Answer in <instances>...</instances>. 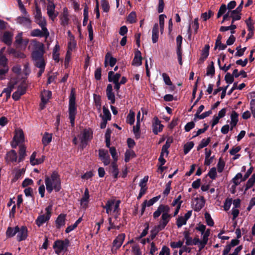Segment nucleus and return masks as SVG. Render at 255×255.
Listing matches in <instances>:
<instances>
[{"label": "nucleus", "mask_w": 255, "mask_h": 255, "mask_svg": "<svg viewBox=\"0 0 255 255\" xmlns=\"http://www.w3.org/2000/svg\"><path fill=\"white\" fill-rule=\"evenodd\" d=\"M34 17L36 22L41 27L45 36L49 35V32L46 28V20L44 17L42 16L40 8L36 4Z\"/></svg>", "instance_id": "nucleus-6"}, {"label": "nucleus", "mask_w": 255, "mask_h": 255, "mask_svg": "<svg viewBox=\"0 0 255 255\" xmlns=\"http://www.w3.org/2000/svg\"><path fill=\"white\" fill-rule=\"evenodd\" d=\"M60 49V47L59 45L57 43L54 47L52 51V57L53 60L56 62H58L59 61V50Z\"/></svg>", "instance_id": "nucleus-37"}, {"label": "nucleus", "mask_w": 255, "mask_h": 255, "mask_svg": "<svg viewBox=\"0 0 255 255\" xmlns=\"http://www.w3.org/2000/svg\"><path fill=\"white\" fill-rule=\"evenodd\" d=\"M171 142H172V140L171 139H167V140L166 141L165 144L164 145H163L162 147L161 152L160 153V155H162L164 156V154H165V155L166 156L168 155V153H169L168 149L170 147V144Z\"/></svg>", "instance_id": "nucleus-41"}, {"label": "nucleus", "mask_w": 255, "mask_h": 255, "mask_svg": "<svg viewBox=\"0 0 255 255\" xmlns=\"http://www.w3.org/2000/svg\"><path fill=\"white\" fill-rule=\"evenodd\" d=\"M210 46L207 44L205 46L204 49L202 51L201 58L203 60H205L208 56L209 53Z\"/></svg>", "instance_id": "nucleus-48"}, {"label": "nucleus", "mask_w": 255, "mask_h": 255, "mask_svg": "<svg viewBox=\"0 0 255 255\" xmlns=\"http://www.w3.org/2000/svg\"><path fill=\"white\" fill-rule=\"evenodd\" d=\"M199 24L198 23V18H195L191 25H190L188 27V33L189 34V36H191L192 29L193 30L194 33H196L199 28Z\"/></svg>", "instance_id": "nucleus-35"}, {"label": "nucleus", "mask_w": 255, "mask_h": 255, "mask_svg": "<svg viewBox=\"0 0 255 255\" xmlns=\"http://www.w3.org/2000/svg\"><path fill=\"white\" fill-rule=\"evenodd\" d=\"M18 231L17 232L16 239L18 242L25 240L28 236L27 229L25 226H18Z\"/></svg>", "instance_id": "nucleus-15"}, {"label": "nucleus", "mask_w": 255, "mask_h": 255, "mask_svg": "<svg viewBox=\"0 0 255 255\" xmlns=\"http://www.w3.org/2000/svg\"><path fill=\"white\" fill-rule=\"evenodd\" d=\"M76 95L74 89H72L69 97L68 115L70 123L72 127L75 125V116L77 114V107L76 106Z\"/></svg>", "instance_id": "nucleus-5"}, {"label": "nucleus", "mask_w": 255, "mask_h": 255, "mask_svg": "<svg viewBox=\"0 0 255 255\" xmlns=\"http://www.w3.org/2000/svg\"><path fill=\"white\" fill-rule=\"evenodd\" d=\"M121 77L120 73L115 74L114 71H110L108 73V80L110 82H119V79Z\"/></svg>", "instance_id": "nucleus-32"}, {"label": "nucleus", "mask_w": 255, "mask_h": 255, "mask_svg": "<svg viewBox=\"0 0 255 255\" xmlns=\"http://www.w3.org/2000/svg\"><path fill=\"white\" fill-rule=\"evenodd\" d=\"M112 91V85L111 84H108L106 89L107 96L108 100L111 101V103L112 104H114L115 102V96Z\"/></svg>", "instance_id": "nucleus-26"}, {"label": "nucleus", "mask_w": 255, "mask_h": 255, "mask_svg": "<svg viewBox=\"0 0 255 255\" xmlns=\"http://www.w3.org/2000/svg\"><path fill=\"white\" fill-rule=\"evenodd\" d=\"M210 235V229H208L202 235V239L200 244V250H202L207 245L208 241V237Z\"/></svg>", "instance_id": "nucleus-27"}, {"label": "nucleus", "mask_w": 255, "mask_h": 255, "mask_svg": "<svg viewBox=\"0 0 255 255\" xmlns=\"http://www.w3.org/2000/svg\"><path fill=\"white\" fill-rule=\"evenodd\" d=\"M45 183L47 192L51 193L54 190L56 192L61 189V182L59 177L56 172H53L50 177H46Z\"/></svg>", "instance_id": "nucleus-3"}, {"label": "nucleus", "mask_w": 255, "mask_h": 255, "mask_svg": "<svg viewBox=\"0 0 255 255\" xmlns=\"http://www.w3.org/2000/svg\"><path fill=\"white\" fill-rule=\"evenodd\" d=\"M215 74V67L214 62L212 61L210 65L207 68L206 75L208 76H213Z\"/></svg>", "instance_id": "nucleus-52"}, {"label": "nucleus", "mask_w": 255, "mask_h": 255, "mask_svg": "<svg viewBox=\"0 0 255 255\" xmlns=\"http://www.w3.org/2000/svg\"><path fill=\"white\" fill-rule=\"evenodd\" d=\"M117 62L116 58L113 57L109 52L107 53L105 58V66L107 67L109 64L111 67H113Z\"/></svg>", "instance_id": "nucleus-25"}, {"label": "nucleus", "mask_w": 255, "mask_h": 255, "mask_svg": "<svg viewBox=\"0 0 255 255\" xmlns=\"http://www.w3.org/2000/svg\"><path fill=\"white\" fill-rule=\"evenodd\" d=\"M194 143L193 141H190L186 143L184 146V152L185 154H187L190 150L193 147Z\"/></svg>", "instance_id": "nucleus-54"}, {"label": "nucleus", "mask_w": 255, "mask_h": 255, "mask_svg": "<svg viewBox=\"0 0 255 255\" xmlns=\"http://www.w3.org/2000/svg\"><path fill=\"white\" fill-rule=\"evenodd\" d=\"M135 113L131 110L129 112L127 118V123L130 125H133L134 122Z\"/></svg>", "instance_id": "nucleus-46"}, {"label": "nucleus", "mask_w": 255, "mask_h": 255, "mask_svg": "<svg viewBox=\"0 0 255 255\" xmlns=\"http://www.w3.org/2000/svg\"><path fill=\"white\" fill-rule=\"evenodd\" d=\"M2 68L0 69V78L1 79H4L5 75L8 72L9 68L7 65H0Z\"/></svg>", "instance_id": "nucleus-49"}, {"label": "nucleus", "mask_w": 255, "mask_h": 255, "mask_svg": "<svg viewBox=\"0 0 255 255\" xmlns=\"http://www.w3.org/2000/svg\"><path fill=\"white\" fill-rule=\"evenodd\" d=\"M170 207L166 205L160 204L157 210L153 213L154 219L158 218L161 214V219L159 224L155 227V230L158 232L163 230L170 221L171 215L169 214Z\"/></svg>", "instance_id": "nucleus-2"}, {"label": "nucleus", "mask_w": 255, "mask_h": 255, "mask_svg": "<svg viewBox=\"0 0 255 255\" xmlns=\"http://www.w3.org/2000/svg\"><path fill=\"white\" fill-rule=\"evenodd\" d=\"M61 24L63 26L67 25L69 22V12L66 7L63 8V12L60 16Z\"/></svg>", "instance_id": "nucleus-23"}, {"label": "nucleus", "mask_w": 255, "mask_h": 255, "mask_svg": "<svg viewBox=\"0 0 255 255\" xmlns=\"http://www.w3.org/2000/svg\"><path fill=\"white\" fill-rule=\"evenodd\" d=\"M5 47H3L0 50V65H7L8 60L4 55Z\"/></svg>", "instance_id": "nucleus-43"}, {"label": "nucleus", "mask_w": 255, "mask_h": 255, "mask_svg": "<svg viewBox=\"0 0 255 255\" xmlns=\"http://www.w3.org/2000/svg\"><path fill=\"white\" fill-rule=\"evenodd\" d=\"M230 17L232 18V23H233L235 21L240 20L241 18L240 8L231 11Z\"/></svg>", "instance_id": "nucleus-34"}, {"label": "nucleus", "mask_w": 255, "mask_h": 255, "mask_svg": "<svg viewBox=\"0 0 255 255\" xmlns=\"http://www.w3.org/2000/svg\"><path fill=\"white\" fill-rule=\"evenodd\" d=\"M26 91V85L24 83L21 84L17 88L16 91L14 92L12 94V98L15 100H18L20 96L23 95Z\"/></svg>", "instance_id": "nucleus-18"}, {"label": "nucleus", "mask_w": 255, "mask_h": 255, "mask_svg": "<svg viewBox=\"0 0 255 255\" xmlns=\"http://www.w3.org/2000/svg\"><path fill=\"white\" fill-rule=\"evenodd\" d=\"M12 37L13 34L11 32H0V40L8 46L11 44Z\"/></svg>", "instance_id": "nucleus-14"}, {"label": "nucleus", "mask_w": 255, "mask_h": 255, "mask_svg": "<svg viewBox=\"0 0 255 255\" xmlns=\"http://www.w3.org/2000/svg\"><path fill=\"white\" fill-rule=\"evenodd\" d=\"M142 57L141 56V52L139 50H137L134 55V57L133 59L132 64L135 66H139L141 65Z\"/></svg>", "instance_id": "nucleus-31"}, {"label": "nucleus", "mask_w": 255, "mask_h": 255, "mask_svg": "<svg viewBox=\"0 0 255 255\" xmlns=\"http://www.w3.org/2000/svg\"><path fill=\"white\" fill-rule=\"evenodd\" d=\"M221 39V36L220 35H218L216 40L215 49L218 48L219 50H222L225 49L226 48V45L222 43Z\"/></svg>", "instance_id": "nucleus-42"}, {"label": "nucleus", "mask_w": 255, "mask_h": 255, "mask_svg": "<svg viewBox=\"0 0 255 255\" xmlns=\"http://www.w3.org/2000/svg\"><path fill=\"white\" fill-rule=\"evenodd\" d=\"M159 255H170L169 248L166 246H163L162 248Z\"/></svg>", "instance_id": "nucleus-64"}, {"label": "nucleus", "mask_w": 255, "mask_h": 255, "mask_svg": "<svg viewBox=\"0 0 255 255\" xmlns=\"http://www.w3.org/2000/svg\"><path fill=\"white\" fill-rule=\"evenodd\" d=\"M51 208L50 206L47 207L45 209V214L40 215L38 216L37 219L35 221V223L38 227H40L43 224L49 221L51 217Z\"/></svg>", "instance_id": "nucleus-11"}, {"label": "nucleus", "mask_w": 255, "mask_h": 255, "mask_svg": "<svg viewBox=\"0 0 255 255\" xmlns=\"http://www.w3.org/2000/svg\"><path fill=\"white\" fill-rule=\"evenodd\" d=\"M16 20L17 22L19 24H22L27 28H30L31 20L29 18V15L27 13L26 15H24V16L18 17Z\"/></svg>", "instance_id": "nucleus-21"}, {"label": "nucleus", "mask_w": 255, "mask_h": 255, "mask_svg": "<svg viewBox=\"0 0 255 255\" xmlns=\"http://www.w3.org/2000/svg\"><path fill=\"white\" fill-rule=\"evenodd\" d=\"M225 162L223 161V160L221 158H220L219 159V161L217 164V169H218V171L219 173H221L223 171L224 167H225Z\"/></svg>", "instance_id": "nucleus-60"}, {"label": "nucleus", "mask_w": 255, "mask_h": 255, "mask_svg": "<svg viewBox=\"0 0 255 255\" xmlns=\"http://www.w3.org/2000/svg\"><path fill=\"white\" fill-rule=\"evenodd\" d=\"M135 156L134 152L132 150H127L125 153V161L126 162H128L130 159Z\"/></svg>", "instance_id": "nucleus-47"}, {"label": "nucleus", "mask_w": 255, "mask_h": 255, "mask_svg": "<svg viewBox=\"0 0 255 255\" xmlns=\"http://www.w3.org/2000/svg\"><path fill=\"white\" fill-rule=\"evenodd\" d=\"M236 28V25L233 24L232 23V24L229 26H221L220 28V30L222 32L226 31L229 30H231V33L233 34L235 33L234 29Z\"/></svg>", "instance_id": "nucleus-51"}, {"label": "nucleus", "mask_w": 255, "mask_h": 255, "mask_svg": "<svg viewBox=\"0 0 255 255\" xmlns=\"http://www.w3.org/2000/svg\"><path fill=\"white\" fill-rule=\"evenodd\" d=\"M69 244V241L68 239L65 240H57L53 245V249L56 254L59 255L63 251L67 250Z\"/></svg>", "instance_id": "nucleus-10"}, {"label": "nucleus", "mask_w": 255, "mask_h": 255, "mask_svg": "<svg viewBox=\"0 0 255 255\" xmlns=\"http://www.w3.org/2000/svg\"><path fill=\"white\" fill-rule=\"evenodd\" d=\"M65 217L66 216L64 214H60L58 216L55 221L56 228H60L65 225Z\"/></svg>", "instance_id": "nucleus-38"}, {"label": "nucleus", "mask_w": 255, "mask_h": 255, "mask_svg": "<svg viewBox=\"0 0 255 255\" xmlns=\"http://www.w3.org/2000/svg\"><path fill=\"white\" fill-rule=\"evenodd\" d=\"M166 18V15L164 14H160L159 16V25L160 28V31L162 33L164 29V19Z\"/></svg>", "instance_id": "nucleus-56"}, {"label": "nucleus", "mask_w": 255, "mask_h": 255, "mask_svg": "<svg viewBox=\"0 0 255 255\" xmlns=\"http://www.w3.org/2000/svg\"><path fill=\"white\" fill-rule=\"evenodd\" d=\"M109 223L110 226L108 228V231H110L111 229L120 230L121 226V223L118 224V223L113 222V219L111 217L109 218Z\"/></svg>", "instance_id": "nucleus-44"}, {"label": "nucleus", "mask_w": 255, "mask_h": 255, "mask_svg": "<svg viewBox=\"0 0 255 255\" xmlns=\"http://www.w3.org/2000/svg\"><path fill=\"white\" fill-rule=\"evenodd\" d=\"M246 23L247 25L248 30L250 31L251 35H253V30L254 27L252 22L251 18L249 17L248 19H247L246 20Z\"/></svg>", "instance_id": "nucleus-61"}, {"label": "nucleus", "mask_w": 255, "mask_h": 255, "mask_svg": "<svg viewBox=\"0 0 255 255\" xmlns=\"http://www.w3.org/2000/svg\"><path fill=\"white\" fill-rule=\"evenodd\" d=\"M47 4L46 7L47 14L49 19L54 21L58 15V12L55 10L56 5L53 0H47Z\"/></svg>", "instance_id": "nucleus-9"}, {"label": "nucleus", "mask_w": 255, "mask_h": 255, "mask_svg": "<svg viewBox=\"0 0 255 255\" xmlns=\"http://www.w3.org/2000/svg\"><path fill=\"white\" fill-rule=\"evenodd\" d=\"M52 134L48 132H45L43 134L42 142L44 146H47L52 140Z\"/></svg>", "instance_id": "nucleus-39"}, {"label": "nucleus", "mask_w": 255, "mask_h": 255, "mask_svg": "<svg viewBox=\"0 0 255 255\" xmlns=\"http://www.w3.org/2000/svg\"><path fill=\"white\" fill-rule=\"evenodd\" d=\"M25 147L23 146H20L19 147V158L18 162H21L22 161L26 155L25 153Z\"/></svg>", "instance_id": "nucleus-50"}, {"label": "nucleus", "mask_w": 255, "mask_h": 255, "mask_svg": "<svg viewBox=\"0 0 255 255\" xmlns=\"http://www.w3.org/2000/svg\"><path fill=\"white\" fill-rule=\"evenodd\" d=\"M140 123L136 122L135 126H133V131L136 138H139L140 136Z\"/></svg>", "instance_id": "nucleus-59"}, {"label": "nucleus", "mask_w": 255, "mask_h": 255, "mask_svg": "<svg viewBox=\"0 0 255 255\" xmlns=\"http://www.w3.org/2000/svg\"><path fill=\"white\" fill-rule=\"evenodd\" d=\"M100 158L105 165H108L110 162V157L107 150L100 149L99 151Z\"/></svg>", "instance_id": "nucleus-19"}, {"label": "nucleus", "mask_w": 255, "mask_h": 255, "mask_svg": "<svg viewBox=\"0 0 255 255\" xmlns=\"http://www.w3.org/2000/svg\"><path fill=\"white\" fill-rule=\"evenodd\" d=\"M170 207L166 205L160 204L157 210L153 213L154 219L158 218L161 214V219L159 224L155 227V230L158 232L163 230L170 221L171 215L169 214Z\"/></svg>", "instance_id": "nucleus-1"}, {"label": "nucleus", "mask_w": 255, "mask_h": 255, "mask_svg": "<svg viewBox=\"0 0 255 255\" xmlns=\"http://www.w3.org/2000/svg\"><path fill=\"white\" fill-rule=\"evenodd\" d=\"M5 159L7 162H16L17 160V153L14 150H11L6 155Z\"/></svg>", "instance_id": "nucleus-30"}, {"label": "nucleus", "mask_w": 255, "mask_h": 255, "mask_svg": "<svg viewBox=\"0 0 255 255\" xmlns=\"http://www.w3.org/2000/svg\"><path fill=\"white\" fill-rule=\"evenodd\" d=\"M125 237L126 236L125 234H121L119 235L114 240L113 242V247L111 250L112 253H116L117 250L122 245L125 240Z\"/></svg>", "instance_id": "nucleus-13"}, {"label": "nucleus", "mask_w": 255, "mask_h": 255, "mask_svg": "<svg viewBox=\"0 0 255 255\" xmlns=\"http://www.w3.org/2000/svg\"><path fill=\"white\" fill-rule=\"evenodd\" d=\"M243 175L241 173H237L232 179V181L234 183L231 187L232 193H235L237 186L239 185L243 181Z\"/></svg>", "instance_id": "nucleus-22"}, {"label": "nucleus", "mask_w": 255, "mask_h": 255, "mask_svg": "<svg viewBox=\"0 0 255 255\" xmlns=\"http://www.w3.org/2000/svg\"><path fill=\"white\" fill-rule=\"evenodd\" d=\"M76 43L74 39H71L70 41L68 43L67 55L71 53L72 51L75 48Z\"/></svg>", "instance_id": "nucleus-55"}, {"label": "nucleus", "mask_w": 255, "mask_h": 255, "mask_svg": "<svg viewBox=\"0 0 255 255\" xmlns=\"http://www.w3.org/2000/svg\"><path fill=\"white\" fill-rule=\"evenodd\" d=\"M24 139V134L22 130L20 129H16L13 140L11 143V147L16 148L17 145L23 142Z\"/></svg>", "instance_id": "nucleus-12"}, {"label": "nucleus", "mask_w": 255, "mask_h": 255, "mask_svg": "<svg viewBox=\"0 0 255 255\" xmlns=\"http://www.w3.org/2000/svg\"><path fill=\"white\" fill-rule=\"evenodd\" d=\"M255 183V174H253L251 177L247 181L246 187H245V191H247L248 189L251 188L253 186Z\"/></svg>", "instance_id": "nucleus-45"}, {"label": "nucleus", "mask_w": 255, "mask_h": 255, "mask_svg": "<svg viewBox=\"0 0 255 255\" xmlns=\"http://www.w3.org/2000/svg\"><path fill=\"white\" fill-rule=\"evenodd\" d=\"M18 231V226L14 228L9 227L6 231V236L7 238L13 237L16 234Z\"/></svg>", "instance_id": "nucleus-40"}, {"label": "nucleus", "mask_w": 255, "mask_h": 255, "mask_svg": "<svg viewBox=\"0 0 255 255\" xmlns=\"http://www.w3.org/2000/svg\"><path fill=\"white\" fill-rule=\"evenodd\" d=\"M192 211H188L183 216H180L177 219L176 225L178 228H181L186 224L187 221L190 218Z\"/></svg>", "instance_id": "nucleus-17"}, {"label": "nucleus", "mask_w": 255, "mask_h": 255, "mask_svg": "<svg viewBox=\"0 0 255 255\" xmlns=\"http://www.w3.org/2000/svg\"><path fill=\"white\" fill-rule=\"evenodd\" d=\"M238 114L235 112L233 111L231 115V129L232 130L237 124L238 122Z\"/></svg>", "instance_id": "nucleus-36"}, {"label": "nucleus", "mask_w": 255, "mask_h": 255, "mask_svg": "<svg viewBox=\"0 0 255 255\" xmlns=\"http://www.w3.org/2000/svg\"><path fill=\"white\" fill-rule=\"evenodd\" d=\"M36 153L34 152L32 153L30 157V162L31 165H35L41 164L44 161V157L42 156L39 158H36Z\"/></svg>", "instance_id": "nucleus-29"}, {"label": "nucleus", "mask_w": 255, "mask_h": 255, "mask_svg": "<svg viewBox=\"0 0 255 255\" xmlns=\"http://www.w3.org/2000/svg\"><path fill=\"white\" fill-rule=\"evenodd\" d=\"M204 216L207 224L210 227H213L214 225V222L210 214L206 212Z\"/></svg>", "instance_id": "nucleus-53"}, {"label": "nucleus", "mask_w": 255, "mask_h": 255, "mask_svg": "<svg viewBox=\"0 0 255 255\" xmlns=\"http://www.w3.org/2000/svg\"><path fill=\"white\" fill-rule=\"evenodd\" d=\"M80 141V147L84 148L87 145V142L93 137V131L90 128H85L82 132L78 136Z\"/></svg>", "instance_id": "nucleus-7"}, {"label": "nucleus", "mask_w": 255, "mask_h": 255, "mask_svg": "<svg viewBox=\"0 0 255 255\" xmlns=\"http://www.w3.org/2000/svg\"><path fill=\"white\" fill-rule=\"evenodd\" d=\"M232 203V199L227 198L225 200V202L224 203V206H223L224 210L226 211H228L231 207Z\"/></svg>", "instance_id": "nucleus-57"}, {"label": "nucleus", "mask_w": 255, "mask_h": 255, "mask_svg": "<svg viewBox=\"0 0 255 255\" xmlns=\"http://www.w3.org/2000/svg\"><path fill=\"white\" fill-rule=\"evenodd\" d=\"M44 53L43 44L38 43L32 54V58L34 65L38 68H45V62L43 57Z\"/></svg>", "instance_id": "nucleus-4"}, {"label": "nucleus", "mask_w": 255, "mask_h": 255, "mask_svg": "<svg viewBox=\"0 0 255 255\" xmlns=\"http://www.w3.org/2000/svg\"><path fill=\"white\" fill-rule=\"evenodd\" d=\"M52 96L51 92L47 90H44L41 94V103L40 104L41 110L44 109L45 105L48 102Z\"/></svg>", "instance_id": "nucleus-16"}, {"label": "nucleus", "mask_w": 255, "mask_h": 255, "mask_svg": "<svg viewBox=\"0 0 255 255\" xmlns=\"http://www.w3.org/2000/svg\"><path fill=\"white\" fill-rule=\"evenodd\" d=\"M136 15L135 12L132 11L128 16L127 20L130 23H134L136 21Z\"/></svg>", "instance_id": "nucleus-58"}, {"label": "nucleus", "mask_w": 255, "mask_h": 255, "mask_svg": "<svg viewBox=\"0 0 255 255\" xmlns=\"http://www.w3.org/2000/svg\"><path fill=\"white\" fill-rule=\"evenodd\" d=\"M103 117L102 120H111V113L110 111L105 107H103Z\"/></svg>", "instance_id": "nucleus-63"}, {"label": "nucleus", "mask_w": 255, "mask_h": 255, "mask_svg": "<svg viewBox=\"0 0 255 255\" xmlns=\"http://www.w3.org/2000/svg\"><path fill=\"white\" fill-rule=\"evenodd\" d=\"M120 200H109L107 202L105 206H103V208L106 209V213L108 214L111 213L112 211L117 214L120 211Z\"/></svg>", "instance_id": "nucleus-8"}, {"label": "nucleus", "mask_w": 255, "mask_h": 255, "mask_svg": "<svg viewBox=\"0 0 255 255\" xmlns=\"http://www.w3.org/2000/svg\"><path fill=\"white\" fill-rule=\"evenodd\" d=\"M163 126L161 124L160 121L157 117L153 119V122L152 124V130L155 134H157L158 132L162 130Z\"/></svg>", "instance_id": "nucleus-20"}, {"label": "nucleus", "mask_w": 255, "mask_h": 255, "mask_svg": "<svg viewBox=\"0 0 255 255\" xmlns=\"http://www.w3.org/2000/svg\"><path fill=\"white\" fill-rule=\"evenodd\" d=\"M195 210L198 211H200L204 206L205 204V200L204 197L201 196L199 198H196L195 199Z\"/></svg>", "instance_id": "nucleus-28"}, {"label": "nucleus", "mask_w": 255, "mask_h": 255, "mask_svg": "<svg viewBox=\"0 0 255 255\" xmlns=\"http://www.w3.org/2000/svg\"><path fill=\"white\" fill-rule=\"evenodd\" d=\"M89 193L88 189L86 188L85 190L84 195L80 200V205L82 208L86 209L88 207L89 200Z\"/></svg>", "instance_id": "nucleus-24"}, {"label": "nucleus", "mask_w": 255, "mask_h": 255, "mask_svg": "<svg viewBox=\"0 0 255 255\" xmlns=\"http://www.w3.org/2000/svg\"><path fill=\"white\" fill-rule=\"evenodd\" d=\"M158 39V24L155 23L152 30V41L153 43L157 42Z\"/></svg>", "instance_id": "nucleus-33"}, {"label": "nucleus", "mask_w": 255, "mask_h": 255, "mask_svg": "<svg viewBox=\"0 0 255 255\" xmlns=\"http://www.w3.org/2000/svg\"><path fill=\"white\" fill-rule=\"evenodd\" d=\"M210 141V137L207 139H203L198 147V150L207 146Z\"/></svg>", "instance_id": "nucleus-62"}]
</instances>
